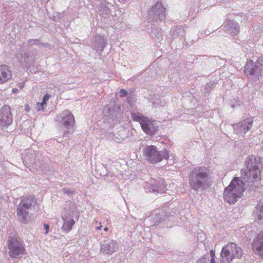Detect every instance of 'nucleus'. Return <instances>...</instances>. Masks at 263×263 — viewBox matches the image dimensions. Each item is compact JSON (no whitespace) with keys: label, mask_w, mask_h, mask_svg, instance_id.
Instances as JSON below:
<instances>
[{"label":"nucleus","mask_w":263,"mask_h":263,"mask_svg":"<svg viewBox=\"0 0 263 263\" xmlns=\"http://www.w3.org/2000/svg\"><path fill=\"white\" fill-rule=\"evenodd\" d=\"M209 179L210 170L204 166L195 167L189 177L190 186L196 191H198L200 189L205 188Z\"/></svg>","instance_id":"obj_1"},{"label":"nucleus","mask_w":263,"mask_h":263,"mask_svg":"<svg viewBox=\"0 0 263 263\" xmlns=\"http://www.w3.org/2000/svg\"><path fill=\"white\" fill-rule=\"evenodd\" d=\"M245 190V183L242 179L235 178L224 190V200L230 204H234L242 196Z\"/></svg>","instance_id":"obj_2"},{"label":"nucleus","mask_w":263,"mask_h":263,"mask_svg":"<svg viewBox=\"0 0 263 263\" xmlns=\"http://www.w3.org/2000/svg\"><path fill=\"white\" fill-rule=\"evenodd\" d=\"M246 169L241 170V178L246 182L254 184L256 186L259 180V170L256 159L249 158L245 162Z\"/></svg>","instance_id":"obj_3"},{"label":"nucleus","mask_w":263,"mask_h":263,"mask_svg":"<svg viewBox=\"0 0 263 263\" xmlns=\"http://www.w3.org/2000/svg\"><path fill=\"white\" fill-rule=\"evenodd\" d=\"M242 254V249L235 243H228L222 247L219 263H231L233 259L240 258Z\"/></svg>","instance_id":"obj_4"},{"label":"nucleus","mask_w":263,"mask_h":263,"mask_svg":"<svg viewBox=\"0 0 263 263\" xmlns=\"http://www.w3.org/2000/svg\"><path fill=\"white\" fill-rule=\"evenodd\" d=\"M35 199L31 196L22 199L17 209V215L20 222L26 224L31 220L29 214L31 206L35 203Z\"/></svg>","instance_id":"obj_5"},{"label":"nucleus","mask_w":263,"mask_h":263,"mask_svg":"<svg viewBox=\"0 0 263 263\" xmlns=\"http://www.w3.org/2000/svg\"><path fill=\"white\" fill-rule=\"evenodd\" d=\"M144 153L147 160L151 163H156L163 159L168 158V153L166 150L157 151L155 146H147L144 148Z\"/></svg>","instance_id":"obj_6"},{"label":"nucleus","mask_w":263,"mask_h":263,"mask_svg":"<svg viewBox=\"0 0 263 263\" xmlns=\"http://www.w3.org/2000/svg\"><path fill=\"white\" fill-rule=\"evenodd\" d=\"M56 120L65 129L64 136H68L70 130L75 124V120L73 114L68 110H64L57 116Z\"/></svg>","instance_id":"obj_7"},{"label":"nucleus","mask_w":263,"mask_h":263,"mask_svg":"<svg viewBox=\"0 0 263 263\" xmlns=\"http://www.w3.org/2000/svg\"><path fill=\"white\" fill-rule=\"evenodd\" d=\"M143 185L145 192L147 193L163 194L167 190L164 180L162 178L157 180L151 179L149 181L145 182Z\"/></svg>","instance_id":"obj_8"},{"label":"nucleus","mask_w":263,"mask_h":263,"mask_svg":"<svg viewBox=\"0 0 263 263\" xmlns=\"http://www.w3.org/2000/svg\"><path fill=\"white\" fill-rule=\"evenodd\" d=\"M263 70V60L254 62L248 61L244 68V72L247 76H253L255 80L259 79L261 71Z\"/></svg>","instance_id":"obj_9"},{"label":"nucleus","mask_w":263,"mask_h":263,"mask_svg":"<svg viewBox=\"0 0 263 263\" xmlns=\"http://www.w3.org/2000/svg\"><path fill=\"white\" fill-rule=\"evenodd\" d=\"M8 249L9 256L13 258H19L25 252L23 242L12 237L9 239Z\"/></svg>","instance_id":"obj_10"},{"label":"nucleus","mask_w":263,"mask_h":263,"mask_svg":"<svg viewBox=\"0 0 263 263\" xmlns=\"http://www.w3.org/2000/svg\"><path fill=\"white\" fill-rule=\"evenodd\" d=\"M165 9L160 2H157L152 7L149 15L153 18V22L157 24L164 22Z\"/></svg>","instance_id":"obj_11"},{"label":"nucleus","mask_w":263,"mask_h":263,"mask_svg":"<svg viewBox=\"0 0 263 263\" xmlns=\"http://www.w3.org/2000/svg\"><path fill=\"white\" fill-rule=\"evenodd\" d=\"M253 123V119L252 118L245 119L233 125L234 132L238 135L243 136L247 132L251 129Z\"/></svg>","instance_id":"obj_12"},{"label":"nucleus","mask_w":263,"mask_h":263,"mask_svg":"<svg viewBox=\"0 0 263 263\" xmlns=\"http://www.w3.org/2000/svg\"><path fill=\"white\" fill-rule=\"evenodd\" d=\"M12 121L10 107L8 105H4L0 109V126L6 128L12 124Z\"/></svg>","instance_id":"obj_13"},{"label":"nucleus","mask_w":263,"mask_h":263,"mask_svg":"<svg viewBox=\"0 0 263 263\" xmlns=\"http://www.w3.org/2000/svg\"><path fill=\"white\" fill-rule=\"evenodd\" d=\"M118 249V243L114 239H107L100 243V252L104 255H111Z\"/></svg>","instance_id":"obj_14"},{"label":"nucleus","mask_w":263,"mask_h":263,"mask_svg":"<svg viewBox=\"0 0 263 263\" xmlns=\"http://www.w3.org/2000/svg\"><path fill=\"white\" fill-rule=\"evenodd\" d=\"M114 8L113 5L110 2L99 1L96 7V11L101 17L106 18L109 17Z\"/></svg>","instance_id":"obj_15"},{"label":"nucleus","mask_w":263,"mask_h":263,"mask_svg":"<svg viewBox=\"0 0 263 263\" xmlns=\"http://www.w3.org/2000/svg\"><path fill=\"white\" fill-rule=\"evenodd\" d=\"M252 249L255 254L263 258V231L258 234L253 239Z\"/></svg>","instance_id":"obj_16"},{"label":"nucleus","mask_w":263,"mask_h":263,"mask_svg":"<svg viewBox=\"0 0 263 263\" xmlns=\"http://www.w3.org/2000/svg\"><path fill=\"white\" fill-rule=\"evenodd\" d=\"M142 130L147 134L154 135L157 130V125L156 122L146 118L141 125Z\"/></svg>","instance_id":"obj_17"},{"label":"nucleus","mask_w":263,"mask_h":263,"mask_svg":"<svg viewBox=\"0 0 263 263\" xmlns=\"http://www.w3.org/2000/svg\"><path fill=\"white\" fill-rule=\"evenodd\" d=\"M62 219L63 224L62 229L65 232H68L71 230L72 226L75 224L76 221L73 219L72 216L69 213L62 214Z\"/></svg>","instance_id":"obj_18"},{"label":"nucleus","mask_w":263,"mask_h":263,"mask_svg":"<svg viewBox=\"0 0 263 263\" xmlns=\"http://www.w3.org/2000/svg\"><path fill=\"white\" fill-rule=\"evenodd\" d=\"M36 152L32 149H28L23 155L22 160L25 165H30L36 163Z\"/></svg>","instance_id":"obj_19"},{"label":"nucleus","mask_w":263,"mask_h":263,"mask_svg":"<svg viewBox=\"0 0 263 263\" xmlns=\"http://www.w3.org/2000/svg\"><path fill=\"white\" fill-rule=\"evenodd\" d=\"M224 28L232 36L237 35L239 32V26L237 23L228 20L225 22Z\"/></svg>","instance_id":"obj_20"},{"label":"nucleus","mask_w":263,"mask_h":263,"mask_svg":"<svg viewBox=\"0 0 263 263\" xmlns=\"http://www.w3.org/2000/svg\"><path fill=\"white\" fill-rule=\"evenodd\" d=\"M94 47L98 52H103L107 44V40L104 36L98 35L95 37Z\"/></svg>","instance_id":"obj_21"},{"label":"nucleus","mask_w":263,"mask_h":263,"mask_svg":"<svg viewBox=\"0 0 263 263\" xmlns=\"http://www.w3.org/2000/svg\"><path fill=\"white\" fill-rule=\"evenodd\" d=\"M11 77V72L6 65H0V84L7 82Z\"/></svg>","instance_id":"obj_22"},{"label":"nucleus","mask_w":263,"mask_h":263,"mask_svg":"<svg viewBox=\"0 0 263 263\" xmlns=\"http://www.w3.org/2000/svg\"><path fill=\"white\" fill-rule=\"evenodd\" d=\"M16 58L19 62L24 66L29 65L33 63V59L29 54L23 51L20 54H17Z\"/></svg>","instance_id":"obj_23"},{"label":"nucleus","mask_w":263,"mask_h":263,"mask_svg":"<svg viewBox=\"0 0 263 263\" xmlns=\"http://www.w3.org/2000/svg\"><path fill=\"white\" fill-rule=\"evenodd\" d=\"M255 221L259 223H263V203H258L254 212Z\"/></svg>","instance_id":"obj_24"},{"label":"nucleus","mask_w":263,"mask_h":263,"mask_svg":"<svg viewBox=\"0 0 263 263\" xmlns=\"http://www.w3.org/2000/svg\"><path fill=\"white\" fill-rule=\"evenodd\" d=\"M152 36L153 37H155L156 40L160 42L163 40V36L164 35V32L159 27L154 28L151 32Z\"/></svg>","instance_id":"obj_25"},{"label":"nucleus","mask_w":263,"mask_h":263,"mask_svg":"<svg viewBox=\"0 0 263 263\" xmlns=\"http://www.w3.org/2000/svg\"><path fill=\"white\" fill-rule=\"evenodd\" d=\"M131 118L134 121L138 122L141 125L146 117L138 111H134L131 112Z\"/></svg>","instance_id":"obj_26"},{"label":"nucleus","mask_w":263,"mask_h":263,"mask_svg":"<svg viewBox=\"0 0 263 263\" xmlns=\"http://www.w3.org/2000/svg\"><path fill=\"white\" fill-rule=\"evenodd\" d=\"M183 32V28L182 26H177L170 31V35L172 39H174Z\"/></svg>","instance_id":"obj_27"},{"label":"nucleus","mask_w":263,"mask_h":263,"mask_svg":"<svg viewBox=\"0 0 263 263\" xmlns=\"http://www.w3.org/2000/svg\"><path fill=\"white\" fill-rule=\"evenodd\" d=\"M163 212H162L161 213H156L155 215H152L150 217H148L147 220L153 219L154 222H155L154 225L156 226L157 223L161 222L163 219Z\"/></svg>","instance_id":"obj_28"},{"label":"nucleus","mask_w":263,"mask_h":263,"mask_svg":"<svg viewBox=\"0 0 263 263\" xmlns=\"http://www.w3.org/2000/svg\"><path fill=\"white\" fill-rule=\"evenodd\" d=\"M112 112H114V111H112V109L110 108H107V109L106 108H104V110H103V112L104 114H105V112L109 114H108V118H112V115L111 113Z\"/></svg>","instance_id":"obj_29"},{"label":"nucleus","mask_w":263,"mask_h":263,"mask_svg":"<svg viewBox=\"0 0 263 263\" xmlns=\"http://www.w3.org/2000/svg\"><path fill=\"white\" fill-rule=\"evenodd\" d=\"M197 263H209V258L206 257H202L198 260Z\"/></svg>","instance_id":"obj_30"},{"label":"nucleus","mask_w":263,"mask_h":263,"mask_svg":"<svg viewBox=\"0 0 263 263\" xmlns=\"http://www.w3.org/2000/svg\"><path fill=\"white\" fill-rule=\"evenodd\" d=\"M210 256L211 257L210 259V263H216V261L214 258L215 253L213 250L210 251Z\"/></svg>","instance_id":"obj_31"},{"label":"nucleus","mask_w":263,"mask_h":263,"mask_svg":"<svg viewBox=\"0 0 263 263\" xmlns=\"http://www.w3.org/2000/svg\"><path fill=\"white\" fill-rule=\"evenodd\" d=\"M63 191L65 194H67L68 195H71L73 193V191L68 188H63Z\"/></svg>","instance_id":"obj_32"},{"label":"nucleus","mask_w":263,"mask_h":263,"mask_svg":"<svg viewBox=\"0 0 263 263\" xmlns=\"http://www.w3.org/2000/svg\"><path fill=\"white\" fill-rule=\"evenodd\" d=\"M127 94V92L126 90L124 89H121L119 91L120 96L121 97H125Z\"/></svg>","instance_id":"obj_33"},{"label":"nucleus","mask_w":263,"mask_h":263,"mask_svg":"<svg viewBox=\"0 0 263 263\" xmlns=\"http://www.w3.org/2000/svg\"><path fill=\"white\" fill-rule=\"evenodd\" d=\"M36 109L38 111H40L41 110L43 111V106L42 104H40V103H37L36 106Z\"/></svg>","instance_id":"obj_34"},{"label":"nucleus","mask_w":263,"mask_h":263,"mask_svg":"<svg viewBox=\"0 0 263 263\" xmlns=\"http://www.w3.org/2000/svg\"><path fill=\"white\" fill-rule=\"evenodd\" d=\"M44 227L46 230V232H45V234H47L49 231V225L47 223H44Z\"/></svg>","instance_id":"obj_35"},{"label":"nucleus","mask_w":263,"mask_h":263,"mask_svg":"<svg viewBox=\"0 0 263 263\" xmlns=\"http://www.w3.org/2000/svg\"><path fill=\"white\" fill-rule=\"evenodd\" d=\"M153 104L155 107H156L157 105H159L160 106L163 105V104H162L161 101L159 102V101L153 102Z\"/></svg>","instance_id":"obj_36"},{"label":"nucleus","mask_w":263,"mask_h":263,"mask_svg":"<svg viewBox=\"0 0 263 263\" xmlns=\"http://www.w3.org/2000/svg\"><path fill=\"white\" fill-rule=\"evenodd\" d=\"M50 97V96L48 93L46 94L43 97V100H45L47 102L49 100Z\"/></svg>","instance_id":"obj_37"},{"label":"nucleus","mask_w":263,"mask_h":263,"mask_svg":"<svg viewBox=\"0 0 263 263\" xmlns=\"http://www.w3.org/2000/svg\"><path fill=\"white\" fill-rule=\"evenodd\" d=\"M213 84H211V83L207 84L205 85V88L207 89L209 88H210L213 86Z\"/></svg>","instance_id":"obj_38"},{"label":"nucleus","mask_w":263,"mask_h":263,"mask_svg":"<svg viewBox=\"0 0 263 263\" xmlns=\"http://www.w3.org/2000/svg\"><path fill=\"white\" fill-rule=\"evenodd\" d=\"M25 110L26 111L28 112L30 111L29 106L28 105H26L25 106Z\"/></svg>","instance_id":"obj_39"},{"label":"nucleus","mask_w":263,"mask_h":263,"mask_svg":"<svg viewBox=\"0 0 263 263\" xmlns=\"http://www.w3.org/2000/svg\"><path fill=\"white\" fill-rule=\"evenodd\" d=\"M101 228H102V225H101V223H99V226L96 227V229L98 230H100L101 229Z\"/></svg>","instance_id":"obj_40"},{"label":"nucleus","mask_w":263,"mask_h":263,"mask_svg":"<svg viewBox=\"0 0 263 263\" xmlns=\"http://www.w3.org/2000/svg\"><path fill=\"white\" fill-rule=\"evenodd\" d=\"M17 89L16 88H13L12 90V91L13 93H16L17 91Z\"/></svg>","instance_id":"obj_41"},{"label":"nucleus","mask_w":263,"mask_h":263,"mask_svg":"<svg viewBox=\"0 0 263 263\" xmlns=\"http://www.w3.org/2000/svg\"><path fill=\"white\" fill-rule=\"evenodd\" d=\"M42 104L43 106L46 104V101L45 100H43V101L40 103Z\"/></svg>","instance_id":"obj_42"},{"label":"nucleus","mask_w":263,"mask_h":263,"mask_svg":"<svg viewBox=\"0 0 263 263\" xmlns=\"http://www.w3.org/2000/svg\"><path fill=\"white\" fill-rule=\"evenodd\" d=\"M33 42H34V41H35V40L30 39V40H29L28 41V43H29V44H31V42H33Z\"/></svg>","instance_id":"obj_43"},{"label":"nucleus","mask_w":263,"mask_h":263,"mask_svg":"<svg viewBox=\"0 0 263 263\" xmlns=\"http://www.w3.org/2000/svg\"><path fill=\"white\" fill-rule=\"evenodd\" d=\"M108 228H107V227H105V228H104V230L105 231H108Z\"/></svg>","instance_id":"obj_44"},{"label":"nucleus","mask_w":263,"mask_h":263,"mask_svg":"<svg viewBox=\"0 0 263 263\" xmlns=\"http://www.w3.org/2000/svg\"><path fill=\"white\" fill-rule=\"evenodd\" d=\"M23 87V84H22L20 86V88H22Z\"/></svg>","instance_id":"obj_45"},{"label":"nucleus","mask_w":263,"mask_h":263,"mask_svg":"<svg viewBox=\"0 0 263 263\" xmlns=\"http://www.w3.org/2000/svg\"><path fill=\"white\" fill-rule=\"evenodd\" d=\"M1 197H2V196H1V195L0 194V198H1Z\"/></svg>","instance_id":"obj_46"}]
</instances>
